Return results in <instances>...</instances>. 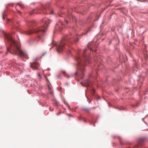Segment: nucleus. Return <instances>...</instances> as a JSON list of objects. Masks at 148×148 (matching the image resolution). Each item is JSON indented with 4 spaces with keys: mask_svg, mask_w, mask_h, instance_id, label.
Wrapping results in <instances>:
<instances>
[{
    "mask_svg": "<svg viewBox=\"0 0 148 148\" xmlns=\"http://www.w3.org/2000/svg\"><path fill=\"white\" fill-rule=\"evenodd\" d=\"M92 43L89 44L87 45V47L84 49L83 51L84 54L82 55V60L79 55H77V57L75 58V60L77 62V65L78 66V70L75 73V75H77L78 77L80 79L83 78L84 74L85 72V70L84 68L85 65L86 64V62H89V57L88 56H86L85 53L87 50L89 49L92 51H94L91 48V46H92Z\"/></svg>",
    "mask_w": 148,
    "mask_h": 148,
    "instance_id": "obj_1",
    "label": "nucleus"
},
{
    "mask_svg": "<svg viewBox=\"0 0 148 148\" xmlns=\"http://www.w3.org/2000/svg\"><path fill=\"white\" fill-rule=\"evenodd\" d=\"M5 37L10 42V46L7 48V52L15 54L21 57H23L28 59V56L25 52L21 50L18 43L13 39L11 34H5Z\"/></svg>",
    "mask_w": 148,
    "mask_h": 148,
    "instance_id": "obj_2",
    "label": "nucleus"
},
{
    "mask_svg": "<svg viewBox=\"0 0 148 148\" xmlns=\"http://www.w3.org/2000/svg\"><path fill=\"white\" fill-rule=\"evenodd\" d=\"M42 21L45 23L46 26L44 25L40 27H38L34 30L30 29L27 31H21V33L22 34L26 35H30L34 32L38 33L39 34V35L38 36V38H39L40 37V35H43L44 34V33L47 29L48 25L51 22V21L50 19L46 18H44L42 19Z\"/></svg>",
    "mask_w": 148,
    "mask_h": 148,
    "instance_id": "obj_3",
    "label": "nucleus"
},
{
    "mask_svg": "<svg viewBox=\"0 0 148 148\" xmlns=\"http://www.w3.org/2000/svg\"><path fill=\"white\" fill-rule=\"evenodd\" d=\"M79 40V38L75 36L73 38H71L64 36L62 40L58 42L56 44V50L58 52H61L65 48V44H67V42L69 45L73 44V42H76Z\"/></svg>",
    "mask_w": 148,
    "mask_h": 148,
    "instance_id": "obj_4",
    "label": "nucleus"
},
{
    "mask_svg": "<svg viewBox=\"0 0 148 148\" xmlns=\"http://www.w3.org/2000/svg\"><path fill=\"white\" fill-rule=\"evenodd\" d=\"M30 66L33 70H38V69L39 64L37 62H34L31 64Z\"/></svg>",
    "mask_w": 148,
    "mask_h": 148,
    "instance_id": "obj_5",
    "label": "nucleus"
},
{
    "mask_svg": "<svg viewBox=\"0 0 148 148\" xmlns=\"http://www.w3.org/2000/svg\"><path fill=\"white\" fill-rule=\"evenodd\" d=\"M82 84L83 86H85L87 87L89 86H90L89 81L88 79L84 81L83 83H82Z\"/></svg>",
    "mask_w": 148,
    "mask_h": 148,
    "instance_id": "obj_6",
    "label": "nucleus"
},
{
    "mask_svg": "<svg viewBox=\"0 0 148 148\" xmlns=\"http://www.w3.org/2000/svg\"><path fill=\"white\" fill-rule=\"evenodd\" d=\"M47 86H48V89L49 93L51 95H52L53 93H52V90H51V88L50 87L49 85H48Z\"/></svg>",
    "mask_w": 148,
    "mask_h": 148,
    "instance_id": "obj_7",
    "label": "nucleus"
},
{
    "mask_svg": "<svg viewBox=\"0 0 148 148\" xmlns=\"http://www.w3.org/2000/svg\"><path fill=\"white\" fill-rule=\"evenodd\" d=\"M145 139L144 138H141L140 139L139 141V143L140 144H141V143L142 142H143L144 141H145Z\"/></svg>",
    "mask_w": 148,
    "mask_h": 148,
    "instance_id": "obj_8",
    "label": "nucleus"
},
{
    "mask_svg": "<svg viewBox=\"0 0 148 148\" xmlns=\"http://www.w3.org/2000/svg\"><path fill=\"white\" fill-rule=\"evenodd\" d=\"M82 110L86 112H88L89 111V109L86 108H82Z\"/></svg>",
    "mask_w": 148,
    "mask_h": 148,
    "instance_id": "obj_9",
    "label": "nucleus"
},
{
    "mask_svg": "<svg viewBox=\"0 0 148 148\" xmlns=\"http://www.w3.org/2000/svg\"><path fill=\"white\" fill-rule=\"evenodd\" d=\"M34 23L35 22L34 21H29L28 25L29 26H30L31 25H34Z\"/></svg>",
    "mask_w": 148,
    "mask_h": 148,
    "instance_id": "obj_10",
    "label": "nucleus"
},
{
    "mask_svg": "<svg viewBox=\"0 0 148 148\" xmlns=\"http://www.w3.org/2000/svg\"><path fill=\"white\" fill-rule=\"evenodd\" d=\"M46 8V7L44 6H42V7L41 8H39L38 9L39 10H44Z\"/></svg>",
    "mask_w": 148,
    "mask_h": 148,
    "instance_id": "obj_11",
    "label": "nucleus"
},
{
    "mask_svg": "<svg viewBox=\"0 0 148 148\" xmlns=\"http://www.w3.org/2000/svg\"><path fill=\"white\" fill-rule=\"evenodd\" d=\"M91 92L92 93L93 95H94V93L95 92V90L94 89L92 88L91 90Z\"/></svg>",
    "mask_w": 148,
    "mask_h": 148,
    "instance_id": "obj_12",
    "label": "nucleus"
},
{
    "mask_svg": "<svg viewBox=\"0 0 148 148\" xmlns=\"http://www.w3.org/2000/svg\"><path fill=\"white\" fill-rule=\"evenodd\" d=\"M18 4L19 5V6L21 8H23V4H20V3H18Z\"/></svg>",
    "mask_w": 148,
    "mask_h": 148,
    "instance_id": "obj_13",
    "label": "nucleus"
},
{
    "mask_svg": "<svg viewBox=\"0 0 148 148\" xmlns=\"http://www.w3.org/2000/svg\"><path fill=\"white\" fill-rule=\"evenodd\" d=\"M64 75L66 77V75L67 76L68 78H69V75L67 74L66 73H64Z\"/></svg>",
    "mask_w": 148,
    "mask_h": 148,
    "instance_id": "obj_14",
    "label": "nucleus"
},
{
    "mask_svg": "<svg viewBox=\"0 0 148 148\" xmlns=\"http://www.w3.org/2000/svg\"><path fill=\"white\" fill-rule=\"evenodd\" d=\"M72 18L73 20H75V21H76V18L75 16H73L72 17Z\"/></svg>",
    "mask_w": 148,
    "mask_h": 148,
    "instance_id": "obj_15",
    "label": "nucleus"
},
{
    "mask_svg": "<svg viewBox=\"0 0 148 148\" xmlns=\"http://www.w3.org/2000/svg\"><path fill=\"white\" fill-rule=\"evenodd\" d=\"M119 109L120 110H123L124 108L123 107H121L120 108H119Z\"/></svg>",
    "mask_w": 148,
    "mask_h": 148,
    "instance_id": "obj_16",
    "label": "nucleus"
},
{
    "mask_svg": "<svg viewBox=\"0 0 148 148\" xmlns=\"http://www.w3.org/2000/svg\"><path fill=\"white\" fill-rule=\"evenodd\" d=\"M45 78L46 79L47 81H49L48 79L47 78V77H46V76L45 75Z\"/></svg>",
    "mask_w": 148,
    "mask_h": 148,
    "instance_id": "obj_17",
    "label": "nucleus"
},
{
    "mask_svg": "<svg viewBox=\"0 0 148 148\" xmlns=\"http://www.w3.org/2000/svg\"><path fill=\"white\" fill-rule=\"evenodd\" d=\"M61 114L60 112H58V113H57L56 114L57 115H59L60 114Z\"/></svg>",
    "mask_w": 148,
    "mask_h": 148,
    "instance_id": "obj_18",
    "label": "nucleus"
},
{
    "mask_svg": "<svg viewBox=\"0 0 148 148\" xmlns=\"http://www.w3.org/2000/svg\"><path fill=\"white\" fill-rule=\"evenodd\" d=\"M65 22H66L67 24L68 23V21L66 20H65Z\"/></svg>",
    "mask_w": 148,
    "mask_h": 148,
    "instance_id": "obj_19",
    "label": "nucleus"
},
{
    "mask_svg": "<svg viewBox=\"0 0 148 148\" xmlns=\"http://www.w3.org/2000/svg\"><path fill=\"white\" fill-rule=\"evenodd\" d=\"M38 76L40 77V78H41L40 75V74H38Z\"/></svg>",
    "mask_w": 148,
    "mask_h": 148,
    "instance_id": "obj_20",
    "label": "nucleus"
},
{
    "mask_svg": "<svg viewBox=\"0 0 148 148\" xmlns=\"http://www.w3.org/2000/svg\"><path fill=\"white\" fill-rule=\"evenodd\" d=\"M54 13L53 11H52L50 13V14H53Z\"/></svg>",
    "mask_w": 148,
    "mask_h": 148,
    "instance_id": "obj_21",
    "label": "nucleus"
},
{
    "mask_svg": "<svg viewBox=\"0 0 148 148\" xmlns=\"http://www.w3.org/2000/svg\"><path fill=\"white\" fill-rule=\"evenodd\" d=\"M67 18H69V19H70L71 18L70 16H69V15H68L67 16Z\"/></svg>",
    "mask_w": 148,
    "mask_h": 148,
    "instance_id": "obj_22",
    "label": "nucleus"
},
{
    "mask_svg": "<svg viewBox=\"0 0 148 148\" xmlns=\"http://www.w3.org/2000/svg\"><path fill=\"white\" fill-rule=\"evenodd\" d=\"M87 33V32H86V33H85L82 34V35H83L86 34Z\"/></svg>",
    "mask_w": 148,
    "mask_h": 148,
    "instance_id": "obj_23",
    "label": "nucleus"
},
{
    "mask_svg": "<svg viewBox=\"0 0 148 148\" xmlns=\"http://www.w3.org/2000/svg\"><path fill=\"white\" fill-rule=\"evenodd\" d=\"M60 23V25H63V24L62 23Z\"/></svg>",
    "mask_w": 148,
    "mask_h": 148,
    "instance_id": "obj_24",
    "label": "nucleus"
},
{
    "mask_svg": "<svg viewBox=\"0 0 148 148\" xmlns=\"http://www.w3.org/2000/svg\"><path fill=\"white\" fill-rule=\"evenodd\" d=\"M69 52L70 53H71V51H69Z\"/></svg>",
    "mask_w": 148,
    "mask_h": 148,
    "instance_id": "obj_25",
    "label": "nucleus"
},
{
    "mask_svg": "<svg viewBox=\"0 0 148 148\" xmlns=\"http://www.w3.org/2000/svg\"><path fill=\"white\" fill-rule=\"evenodd\" d=\"M18 12H19V13H20V12H21L20 11H18Z\"/></svg>",
    "mask_w": 148,
    "mask_h": 148,
    "instance_id": "obj_26",
    "label": "nucleus"
},
{
    "mask_svg": "<svg viewBox=\"0 0 148 148\" xmlns=\"http://www.w3.org/2000/svg\"><path fill=\"white\" fill-rule=\"evenodd\" d=\"M57 24L56 25V27H57Z\"/></svg>",
    "mask_w": 148,
    "mask_h": 148,
    "instance_id": "obj_27",
    "label": "nucleus"
},
{
    "mask_svg": "<svg viewBox=\"0 0 148 148\" xmlns=\"http://www.w3.org/2000/svg\"><path fill=\"white\" fill-rule=\"evenodd\" d=\"M95 51L96 52V50H95Z\"/></svg>",
    "mask_w": 148,
    "mask_h": 148,
    "instance_id": "obj_28",
    "label": "nucleus"
},
{
    "mask_svg": "<svg viewBox=\"0 0 148 148\" xmlns=\"http://www.w3.org/2000/svg\"><path fill=\"white\" fill-rule=\"evenodd\" d=\"M7 74H8V73H7Z\"/></svg>",
    "mask_w": 148,
    "mask_h": 148,
    "instance_id": "obj_29",
    "label": "nucleus"
},
{
    "mask_svg": "<svg viewBox=\"0 0 148 148\" xmlns=\"http://www.w3.org/2000/svg\"><path fill=\"white\" fill-rule=\"evenodd\" d=\"M7 74H8V73H7Z\"/></svg>",
    "mask_w": 148,
    "mask_h": 148,
    "instance_id": "obj_30",
    "label": "nucleus"
}]
</instances>
